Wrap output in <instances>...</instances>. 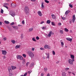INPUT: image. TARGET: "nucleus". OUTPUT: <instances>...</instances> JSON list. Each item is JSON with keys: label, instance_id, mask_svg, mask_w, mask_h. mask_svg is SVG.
<instances>
[{"label": "nucleus", "instance_id": "4d7b16f0", "mask_svg": "<svg viewBox=\"0 0 76 76\" xmlns=\"http://www.w3.org/2000/svg\"><path fill=\"white\" fill-rule=\"evenodd\" d=\"M44 73H41V76H44Z\"/></svg>", "mask_w": 76, "mask_h": 76}, {"label": "nucleus", "instance_id": "6e6552de", "mask_svg": "<svg viewBox=\"0 0 76 76\" xmlns=\"http://www.w3.org/2000/svg\"><path fill=\"white\" fill-rule=\"evenodd\" d=\"M2 54H3V55H6V54H7V52L5 50H2Z\"/></svg>", "mask_w": 76, "mask_h": 76}, {"label": "nucleus", "instance_id": "0e129e2a", "mask_svg": "<svg viewBox=\"0 0 76 76\" xmlns=\"http://www.w3.org/2000/svg\"><path fill=\"white\" fill-rule=\"evenodd\" d=\"M72 74H73V75H74V76H75V73H73V72H72Z\"/></svg>", "mask_w": 76, "mask_h": 76}, {"label": "nucleus", "instance_id": "1a4fd4ad", "mask_svg": "<svg viewBox=\"0 0 76 76\" xmlns=\"http://www.w3.org/2000/svg\"><path fill=\"white\" fill-rule=\"evenodd\" d=\"M37 13H38V15H39V16H42V14L41 12L40 11H38Z\"/></svg>", "mask_w": 76, "mask_h": 76}, {"label": "nucleus", "instance_id": "a19ab883", "mask_svg": "<svg viewBox=\"0 0 76 76\" xmlns=\"http://www.w3.org/2000/svg\"><path fill=\"white\" fill-rule=\"evenodd\" d=\"M58 26H61V23H59L58 24Z\"/></svg>", "mask_w": 76, "mask_h": 76}, {"label": "nucleus", "instance_id": "b1692460", "mask_svg": "<svg viewBox=\"0 0 76 76\" xmlns=\"http://www.w3.org/2000/svg\"><path fill=\"white\" fill-rule=\"evenodd\" d=\"M42 29L43 30H44V29H45V30H46V29H47V28L46 27L43 26L42 27Z\"/></svg>", "mask_w": 76, "mask_h": 76}, {"label": "nucleus", "instance_id": "a211bd4d", "mask_svg": "<svg viewBox=\"0 0 76 76\" xmlns=\"http://www.w3.org/2000/svg\"><path fill=\"white\" fill-rule=\"evenodd\" d=\"M22 60H23V61H22V63L23 64H25V63H26V62H25V59H23V58Z\"/></svg>", "mask_w": 76, "mask_h": 76}, {"label": "nucleus", "instance_id": "13d9d810", "mask_svg": "<svg viewBox=\"0 0 76 76\" xmlns=\"http://www.w3.org/2000/svg\"><path fill=\"white\" fill-rule=\"evenodd\" d=\"M43 23H44V21H42L40 23V24H42Z\"/></svg>", "mask_w": 76, "mask_h": 76}, {"label": "nucleus", "instance_id": "a878e982", "mask_svg": "<svg viewBox=\"0 0 76 76\" xmlns=\"http://www.w3.org/2000/svg\"><path fill=\"white\" fill-rule=\"evenodd\" d=\"M62 76H66V73L65 72H64L62 73Z\"/></svg>", "mask_w": 76, "mask_h": 76}, {"label": "nucleus", "instance_id": "423d86ee", "mask_svg": "<svg viewBox=\"0 0 76 76\" xmlns=\"http://www.w3.org/2000/svg\"><path fill=\"white\" fill-rule=\"evenodd\" d=\"M76 19V18L75 17V15H74L72 16V22L73 23H75V20Z\"/></svg>", "mask_w": 76, "mask_h": 76}, {"label": "nucleus", "instance_id": "f704fd0d", "mask_svg": "<svg viewBox=\"0 0 76 76\" xmlns=\"http://www.w3.org/2000/svg\"><path fill=\"white\" fill-rule=\"evenodd\" d=\"M23 56L24 58H25L26 57V55H25V54H23Z\"/></svg>", "mask_w": 76, "mask_h": 76}, {"label": "nucleus", "instance_id": "0eeeda50", "mask_svg": "<svg viewBox=\"0 0 76 76\" xmlns=\"http://www.w3.org/2000/svg\"><path fill=\"white\" fill-rule=\"evenodd\" d=\"M44 48L45 49L48 48V49H50V47L47 45H45L44 46Z\"/></svg>", "mask_w": 76, "mask_h": 76}, {"label": "nucleus", "instance_id": "09e8293b", "mask_svg": "<svg viewBox=\"0 0 76 76\" xmlns=\"http://www.w3.org/2000/svg\"><path fill=\"white\" fill-rule=\"evenodd\" d=\"M28 64H29V62H27L26 64V66H28Z\"/></svg>", "mask_w": 76, "mask_h": 76}, {"label": "nucleus", "instance_id": "f257e3e1", "mask_svg": "<svg viewBox=\"0 0 76 76\" xmlns=\"http://www.w3.org/2000/svg\"><path fill=\"white\" fill-rule=\"evenodd\" d=\"M27 53L29 56V57H30L31 58H33V57H34V54L32 52L28 51L27 52Z\"/></svg>", "mask_w": 76, "mask_h": 76}, {"label": "nucleus", "instance_id": "5701e85b", "mask_svg": "<svg viewBox=\"0 0 76 76\" xmlns=\"http://www.w3.org/2000/svg\"><path fill=\"white\" fill-rule=\"evenodd\" d=\"M44 72H46L47 71L48 69H47V67H45L44 68Z\"/></svg>", "mask_w": 76, "mask_h": 76}, {"label": "nucleus", "instance_id": "6ab92c4d", "mask_svg": "<svg viewBox=\"0 0 76 76\" xmlns=\"http://www.w3.org/2000/svg\"><path fill=\"white\" fill-rule=\"evenodd\" d=\"M52 18L53 19H56V15H52Z\"/></svg>", "mask_w": 76, "mask_h": 76}, {"label": "nucleus", "instance_id": "dca6fc26", "mask_svg": "<svg viewBox=\"0 0 76 76\" xmlns=\"http://www.w3.org/2000/svg\"><path fill=\"white\" fill-rule=\"evenodd\" d=\"M20 45H17L15 46V49H18V48H20Z\"/></svg>", "mask_w": 76, "mask_h": 76}, {"label": "nucleus", "instance_id": "774afa93", "mask_svg": "<svg viewBox=\"0 0 76 76\" xmlns=\"http://www.w3.org/2000/svg\"><path fill=\"white\" fill-rule=\"evenodd\" d=\"M69 23L70 24H71V23H72V21H69Z\"/></svg>", "mask_w": 76, "mask_h": 76}, {"label": "nucleus", "instance_id": "ea45409f", "mask_svg": "<svg viewBox=\"0 0 76 76\" xmlns=\"http://www.w3.org/2000/svg\"><path fill=\"white\" fill-rule=\"evenodd\" d=\"M21 38H23V34H22L21 35Z\"/></svg>", "mask_w": 76, "mask_h": 76}, {"label": "nucleus", "instance_id": "7c9ffc66", "mask_svg": "<svg viewBox=\"0 0 76 76\" xmlns=\"http://www.w3.org/2000/svg\"><path fill=\"white\" fill-rule=\"evenodd\" d=\"M61 46L62 47H63V46L64 45V43L63 42H61Z\"/></svg>", "mask_w": 76, "mask_h": 76}, {"label": "nucleus", "instance_id": "a18cd8bd", "mask_svg": "<svg viewBox=\"0 0 76 76\" xmlns=\"http://www.w3.org/2000/svg\"><path fill=\"white\" fill-rule=\"evenodd\" d=\"M1 13H3V10L2 9H1Z\"/></svg>", "mask_w": 76, "mask_h": 76}, {"label": "nucleus", "instance_id": "c756f323", "mask_svg": "<svg viewBox=\"0 0 76 76\" xmlns=\"http://www.w3.org/2000/svg\"><path fill=\"white\" fill-rule=\"evenodd\" d=\"M32 40L33 41H34L35 42H36L37 41V40L35 39V37H33L32 39Z\"/></svg>", "mask_w": 76, "mask_h": 76}, {"label": "nucleus", "instance_id": "72a5a7b5", "mask_svg": "<svg viewBox=\"0 0 76 76\" xmlns=\"http://www.w3.org/2000/svg\"><path fill=\"white\" fill-rule=\"evenodd\" d=\"M45 3H49V1H47V0H45Z\"/></svg>", "mask_w": 76, "mask_h": 76}, {"label": "nucleus", "instance_id": "f8f14e48", "mask_svg": "<svg viewBox=\"0 0 76 76\" xmlns=\"http://www.w3.org/2000/svg\"><path fill=\"white\" fill-rule=\"evenodd\" d=\"M66 40H67V41H71V42L72 40V39H71L69 37L66 38Z\"/></svg>", "mask_w": 76, "mask_h": 76}, {"label": "nucleus", "instance_id": "5fc2aeb1", "mask_svg": "<svg viewBox=\"0 0 76 76\" xmlns=\"http://www.w3.org/2000/svg\"><path fill=\"white\" fill-rule=\"evenodd\" d=\"M51 23H52V25L54 26V22H52Z\"/></svg>", "mask_w": 76, "mask_h": 76}, {"label": "nucleus", "instance_id": "680f3d73", "mask_svg": "<svg viewBox=\"0 0 76 76\" xmlns=\"http://www.w3.org/2000/svg\"><path fill=\"white\" fill-rule=\"evenodd\" d=\"M47 76H50V74L49 73H48L47 75Z\"/></svg>", "mask_w": 76, "mask_h": 76}, {"label": "nucleus", "instance_id": "bb28decb", "mask_svg": "<svg viewBox=\"0 0 76 76\" xmlns=\"http://www.w3.org/2000/svg\"><path fill=\"white\" fill-rule=\"evenodd\" d=\"M28 31L29 32H31V31H33V28H31L29 29Z\"/></svg>", "mask_w": 76, "mask_h": 76}, {"label": "nucleus", "instance_id": "603ef678", "mask_svg": "<svg viewBox=\"0 0 76 76\" xmlns=\"http://www.w3.org/2000/svg\"><path fill=\"white\" fill-rule=\"evenodd\" d=\"M4 6L5 7H6V8H7V9H8V7L7 6H6L5 5H4Z\"/></svg>", "mask_w": 76, "mask_h": 76}, {"label": "nucleus", "instance_id": "37998d69", "mask_svg": "<svg viewBox=\"0 0 76 76\" xmlns=\"http://www.w3.org/2000/svg\"><path fill=\"white\" fill-rule=\"evenodd\" d=\"M9 75L10 76H12V73L10 72L9 73Z\"/></svg>", "mask_w": 76, "mask_h": 76}, {"label": "nucleus", "instance_id": "f03ea898", "mask_svg": "<svg viewBox=\"0 0 76 76\" xmlns=\"http://www.w3.org/2000/svg\"><path fill=\"white\" fill-rule=\"evenodd\" d=\"M24 11L26 14H28L29 13V8L28 6H26L24 8Z\"/></svg>", "mask_w": 76, "mask_h": 76}, {"label": "nucleus", "instance_id": "ddd939ff", "mask_svg": "<svg viewBox=\"0 0 76 76\" xmlns=\"http://www.w3.org/2000/svg\"><path fill=\"white\" fill-rule=\"evenodd\" d=\"M12 26L13 27V28H14V29L16 30H18V26Z\"/></svg>", "mask_w": 76, "mask_h": 76}, {"label": "nucleus", "instance_id": "aec40b11", "mask_svg": "<svg viewBox=\"0 0 76 76\" xmlns=\"http://www.w3.org/2000/svg\"><path fill=\"white\" fill-rule=\"evenodd\" d=\"M71 57L72 58V60H73V59H75V56H73V55H71Z\"/></svg>", "mask_w": 76, "mask_h": 76}, {"label": "nucleus", "instance_id": "e433bc0d", "mask_svg": "<svg viewBox=\"0 0 76 76\" xmlns=\"http://www.w3.org/2000/svg\"><path fill=\"white\" fill-rule=\"evenodd\" d=\"M65 70L66 71H67V70H69V68H66L65 69Z\"/></svg>", "mask_w": 76, "mask_h": 76}, {"label": "nucleus", "instance_id": "6e6d98bb", "mask_svg": "<svg viewBox=\"0 0 76 76\" xmlns=\"http://www.w3.org/2000/svg\"><path fill=\"white\" fill-rule=\"evenodd\" d=\"M40 50H44V49L43 48H40Z\"/></svg>", "mask_w": 76, "mask_h": 76}, {"label": "nucleus", "instance_id": "2f4dec72", "mask_svg": "<svg viewBox=\"0 0 76 76\" xmlns=\"http://www.w3.org/2000/svg\"><path fill=\"white\" fill-rule=\"evenodd\" d=\"M52 53H53V55H54L56 54V52H55V51H54V50L52 51Z\"/></svg>", "mask_w": 76, "mask_h": 76}, {"label": "nucleus", "instance_id": "2eb2a0df", "mask_svg": "<svg viewBox=\"0 0 76 76\" xmlns=\"http://www.w3.org/2000/svg\"><path fill=\"white\" fill-rule=\"evenodd\" d=\"M41 8L42 9H44V6L43 2H42L41 3Z\"/></svg>", "mask_w": 76, "mask_h": 76}, {"label": "nucleus", "instance_id": "bf43d9fd", "mask_svg": "<svg viewBox=\"0 0 76 76\" xmlns=\"http://www.w3.org/2000/svg\"><path fill=\"white\" fill-rule=\"evenodd\" d=\"M36 0H31V1H33L34 2V1H35Z\"/></svg>", "mask_w": 76, "mask_h": 76}, {"label": "nucleus", "instance_id": "20e7f679", "mask_svg": "<svg viewBox=\"0 0 76 76\" xmlns=\"http://www.w3.org/2000/svg\"><path fill=\"white\" fill-rule=\"evenodd\" d=\"M75 61V59H73L72 60L71 59H69L68 60V62L70 64H73V61Z\"/></svg>", "mask_w": 76, "mask_h": 76}, {"label": "nucleus", "instance_id": "cd10ccee", "mask_svg": "<svg viewBox=\"0 0 76 76\" xmlns=\"http://www.w3.org/2000/svg\"><path fill=\"white\" fill-rule=\"evenodd\" d=\"M4 23H6V24H9V23H10L9 22L6 20H5L4 21Z\"/></svg>", "mask_w": 76, "mask_h": 76}, {"label": "nucleus", "instance_id": "864d4df0", "mask_svg": "<svg viewBox=\"0 0 76 76\" xmlns=\"http://www.w3.org/2000/svg\"><path fill=\"white\" fill-rule=\"evenodd\" d=\"M10 25H14V23L12 22L10 24Z\"/></svg>", "mask_w": 76, "mask_h": 76}, {"label": "nucleus", "instance_id": "9b49d317", "mask_svg": "<svg viewBox=\"0 0 76 76\" xmlns=\"http://www.w3.org/2000/svg\"><path fill=\"white\" fill-rule=\"evenodd\" d=\"M45 54L47 56V58H50V53H45Z\"/></svg>", "mask_w": 76, "mask_h": 76}, {"label": "nucleus", "instance_id": "4be33fe9", "mask_svg": "<svg viewBox=\"0 0 76 76\" xmlns=\"http://www.w3.org/2000/svg\"><path fill=\"white\" fill-rule=\"evenodd\" d=\"M11 42L12 44H14L16 43V41L14 40H11Z\"/></svg>", "mask_w": 76, "mask_h": 76}, {"label": "nucleus", "instance_id": "e2e57ef3", "mask_svg": "<svg viewBox=\"0 0 76 76\" xmlns=\"http://www.w3.org/2000/svg\"><path fill=\"white\" fill-rule=\"evenodd\" d=\"M68 73L69 75H70V73H71V72H68Z\"/></svg>", "mask_w": 76, "mask_h": 76}, {"label": "nucleus", "instance_id": "7ed1b4c3", "mask_svg": "<svg viewBox=\"0 0 76 76\" xmlns=\"http://www.w3.org/2000/svg\"><path fill=\"white\" fill-rule=\"evenodd\" d=\"M10 15H11L12 16H13L14 17L15 16V12L13 11H10V13H9Z\"/></svg>", "mask_w": 76, "mask_h": 76}, {"label": "nucleus", "instance_id": "de8ad7c7", "mask_svg": "<svg viewBox=\"0 0 76 76\" xmlns=\"http://www.w3.org/2000/svg\"><path fill=\"white\" fill-rule=\"evenodd\" d=\"M69 7H71V8H72V7H73V6H72V5L69 4Z\"/></svg>", "mask_w": 76, "mask_h": 76}, {"label": "nucleus", "instance_id": "c03bdc74", "mask_svg": "<svg viewBox=\"0 0 76 76\" xmlns=\"http://www.w3.org/2000/svg\"><path fill=\"white\" fill-rule=\"evenodd\" d=\"M62 19H63V20H65V19H66V18H65L64 17H62Z\"/></svg>", "mask_w": 76, "mask_h": 76}, {"label": "nucleus", "instance_id": "39448f33", "mask_svg": "<svg viewBox=\"0 0 76 76\" xmlns=\"http://www.w3.org/2000/svg\"><path fill=\"white\" fill-rule=\"evenodd\" d=\"M17 58L18 59H20L21 60H23V57L22 56H21L17 55Z\"/></svg>", "mask_w": 76, "mask_h": 76}, {"label": "nucleus", "instance_id": "79ce46f5", "mask_svg": "<svg viewBox=\"0 0 76 76\" xmlns=\"http://www.w3.org/2000/svg\"><path fill=\"white\" fill-rule=\"evenodd\" d=\"M22 24H23V25H24V24H25V21H24V20H23L22 22Z\"/></svg>", "mask_w": 76, "mask_h": 76}, {"label": "nucleus", "instance_id": "49530a36", "mask_svg": "<svg viewBox=\"0 0 76 76\" xmlns=\"http://www.w3.org/2000/svg\"><path fill=\"white\" fill-rule=\"evenodd\" d=\"M7 5H9V4L7 3H5L4 4V6H7Z\"/></svg>", "mask_w": 76, "mask_h": 76}, {"label": "nucleus", "instance_id": "c85d7f7f", "mask_svg": "<svg viewBox=\"0 0 76 76\" xmlns=\"http://www.w3.org/2000/svg\"><path fill=\"white\" fill-rule=\"evenodd\" d=\"M12 69H11V67H9V68L8 69V71H9V72H10V70H11Z\"/></svg>", "mask_w": 76, "mask_h": 76}, {"label": "nucleus", "instance_id": "338daca9", "mask_svg": "<svg viewBox=\"0 0 76 76\" xmlns=\"http://www.w3.org/2000/svg\"><path fill=\"white\" fill-rule=\"evenodd\" d=\"M59 63V61H57V62H56V64H58V63Z\"/></svg>", "mask_w": 76, "mask_h": 76}, {"label": "nucleus", "instance_id": "4c0bfd02", "mask_svg": "<svg viewBox=\"0 0 76 76\" xmlns=\"http://www.w3.org/2000/svg\"><path fill=\"white\" fill-rule=\"evenodd\" d=\"M36 39H37V40H38L39 39V37H38V36H37L36 37Z\"/></svg>", "mask_w": 76, "mask_h": 76}, {"label": "nucleus", "instance_id": "c9c22d12", "mask_svg": "<svg viewBox=\"0 0 76 76\" xmlns=\"http://www.w3.org/2000/svg\"><path fill=\"white\" fill-rule=\"evenodd\" d=\"M65 31H66V32H68V31H69V30H68V29H67L66 28H65Z\"/></svg>", "mask_w": 76, "mask_h": 76}, {"label": "nucleus", "instance_id": "58836bf2", "mask_svg": "<svg viewBox=\"0 0 76 76\" xmlns=\"http://www.w3.org/2000/svg\"><path fill=\"white\" fill-rule=\"evenodd\" d=\"M3 39L4 40V41H6V40L7 39V38H6V37H4L3 38Z\"/></svg>", "mask_w": 76, "mask_h": 76}, {"label": "nucleus", "instance_id": "052dcab7", "mask_svg": "<svg viewBox=\"0 0 76 76\" xmlns=\"http://www.w3.org/2000/svg\"><path fill=\"white\" fill-rule=\"evenodd\" d=\"M8 29H9L10 31H11V28L10 27H8Z\"/></svg>", "mask_w": 76, "mask_h": 76}, {"label": "nucleus", "instance_id": "412c9836", "mask_svg": "<svg viewBox=\"0 0 76 76\" xmlns=\"http://www.w3.org/2000/svg\"><path fill=\"white\" fill-rule=\"evenodd\" d=\"M48 24H50L51 23V21L50 20H48L46 22Z\"/></svg>", "mask_w": 76, "mask_h": 76}, {"label": "nucleus", "instance_id": "4468645a", "mask_svg": "<svg viewBox=\"0 0 76 76\" xmlns=\"http://www.w3.org/2000/svg\"><path fill=\"white\" fill-rule=\"evenodd\" d=\"M11 7H16V4L12 3L11 4Z\"/></svg>", "mask_w": 76, "mask_h": 76}, {"label": "nucleus", "instance_id": "3c124183", "mask_svg": "<svg viewBox=\"0 0 76 76\" xmlns=\"http://www.w3.org/2000/svg\"><path fill=\"white\" fill-rule=\"evenodd\" d=\"M34 50H35V48H31V50L32 51H34Z\"/></svg>", "mask_w": 76, "mask_h": 76}, {"label": "nucleus", "instance_id": "69168bd1", "mask_svg": "<svg viewBox=\"0 0 76 76\" xmlns=\"http://www.w3.org/2000/svg\"><path fill=\"white\" fill-rule=\"evenodd\" d=\"M2 25V22H0V25Z\"/></svg>", "mask_w": 76, "mask_h": 76}, {"label": "nucleus", "instance_id": "f3484780", "mask_svg": "<svg viewBox=\"0 0 76 76\" xmlns=\"http://www.w3.org/2000/svg\"><path fill=\"white\" fill-rule=\"evenodd\" d=\"M69 13H70V11L69 10L66 11L65 13V15H67V14H68Z\"/></svg>", "mask_w": 76, "mask_h": 76}, {"label": "nucleus", "instance_id": "8fccbe9b", "mask_svg": "<svg viewBox=\"0 0 76 76\" xmlns=\"http://www.w3.org/2000/svg\"><path fill=\"white\" fill-rule=\"evenodd\" d=\"M34 63L33 62L31 64V66H34Z\"/></svg>", "mask_w": 76, "mask_h": 76}, {"label": "nucleus", "instance_id": "9d476101", "mask_svg": "<svg viewBox=\"0 0 76 76\" xmlns=\"http://www.w3.org/2000/svg\"><path fill=\"white\" fill-rule=\"evenodd\" d=\"M53 34V31H50L48 34V37H50L51 36V34Z\"/></svg>", "mask_w": 76, "mask_h": 76}, {"label": "nucleus", "instance_id": "473e14b6", "mask_svg": "<svg viewBox=\"0 0 76 76\" xmlns=\"http://www.w3.org/2000/svg\"><path fill=\"white\" fill-rule=\"evenodd\" d=\"M60 32L61 34H63V30H60Z\"/></svg>", "mask_w": 76, "mask_h": 76}, {"label": "nucleus", "instance_id": "393cba45", "mask_svg": "<svg viewBox=\"0 0 76 76\" xmlns=\"http://www.w3.org/2000/svg\"><path fill=\"white\" fill-rule=\"evenodd\" d=\"M11 67H12V70H14V69H15L16 68V66H11Z\"/></svg>", "mask_w": 76, "mask_h": 76}]
</instances>
